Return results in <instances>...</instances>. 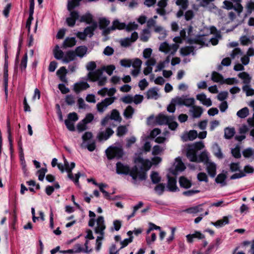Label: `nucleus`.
I'll return each instance as SVG.
<instances>
[{
    "label": "nucleus",
    "instance_id": "nucleus-24",
    "mask_svg": "<svg viewBox=\"0 0 254 254\" xmlns=\"http://www.w3.org/2000/svg\"><path fill=\"white\" fill-rule=\"evenodd\" d=\"M87 48L85 46H80L77 47L74 52L76 54V57H78L80 58H83L85 55H86L87 52Z\"/></svg>",
    "mask_w": 254,
    "mask_h": 254
},
{
    "label": "nucleus",
    "instance_id": "nucleus-53",
    "mask_svg": "<svg viewBox=\"0 0 254 254\" xmlns=\"http://www.w3.org/2000/svg\"><path fill=\"white\" fill-rule=\"evenodd\" d=\"M176 4L183 9H186L189 5L188 0H176Z\"/></svg>",
    "mask_w": 254,
    "mask_h": 254
},
{
    "label": "nucleus",
    "instance_id": "nucleus-4",
    "mask_svg": "<svg viewBox=\"0 0 254 254\" xmlns=\"http://www.w3.org/2000/svg\"><path fill=\"white\" fill-rule=\"evenodd\" d=\"M182 38L179 36L175 37L173 41L175 44L169 45L166 42L162 43L159 47V50L160 52L164 53L166 54L174 55L177 51L179 48V45L182 42Z\"/></svg>",
    "mask_w": 254,
    "mask_h": 254
},
{
    "label": "nucleus",
    "instance_id": "nucleus-63",
    "mask_svg": "<svg viewBox=\"0 0 254 254\" xmlns=\"http://www.w3.org/2000/svg\"><path fill=\"white\" fill-rule=\"evenodd\" d=\"M121 101L126 104H131L133 103V96L131 95H127L121 98Z\"/></svg>",
    "mask_w": 254,
    "mask_h": 254
},
{
    "label": "nucleus",
    "instance_id": "nucleus-30",
    "mask_svg": "<svg viewBox=\"0 0 254 254\" xmlns=\"http://www.w3.org/2000/svg\"><path fill=\"white\" fill-rule=\"evenodd\" d=\"M134 113V109L130 105H128L124 110L123 115L127 119H131Z\"/></svg>",
    "mask_w": 254,
    "mask_h": 254
},
{
    "label": "nucleus",
    "instance_id": "nucleus-31",
    "mask_svg": "<svg viewBox=\"0 0 254 254\" xmlns=\"http://www.w3.org/2000/svg\"><path fill=\"white\" fill-rule=\"evenodd\" d=\"M210 162L208 154L206 151L201 152L198 157V161H196V162H203L205 165Z\"/></svg>",
    "mask_w": 254,
    "mask_h": 254
},
{
    "label": "nucleus",
    "instance_id": "nucleus-56",
    "mask_svg": "<svg viewBox=\"0 0 254 254\" xmlns=\"http://www.w3.org/2000/svg\"><path fill=\"white\" fill-rule=\"evenodd\" d=\"M165 185L161 183L157 185L155 188V191L156 192L159 194L161 195L163 194L164 190H165Z\"/></svg>",
    "mask_w": 254,
    "mask_h": 254
},
{
    "label": "nucleus",
    "instance_id": "nucleus-58",
    "mask_svg": "<svg viewBox=\"0 0 254 254\" xmlns=\"http://www.w3.org/2000/svg\"><path fill=\"white\" fill-rule=\"evenodd\" d=\"M165 150L164 147H161L159 145H155L153 147L152 154L154 155H158Z\"/></svg>",
    "mask_w": 254,
    "mask_h": 254
},
{
    "label": "nucleus",
    "instance_id": "nucleus-5",
    "mask_svg": "<svg viewBox=\"0 0 254 254\" xmlns=\"http://www.w3.org/2000/svg\"><path fill=\"white\" fill-rule=\"evenodd\" d=\"M162 161L160 157H154L152 159L151 162L149 160H144L141 157L135 159L134 163L137 164H140V170L146 173V172L150 169L152 164L157 165Z\"/></svg>",
    "mask_w": 254,
    "mask_h": 254
},
{
    "label": "nucleus",
    "instance_id": "nucleus-27",
    "mask_svg": "<svg viewBox=\"0 0 254 254\" xmlns=\"http://www.w3.org/2000/svg\"><path fill=\"white\" fill-rule=\"evenodd\" d=\"M154 32L160 35L158 37L160 40H163L166 37L167 32L165 29L161 26L158 25L155 26Z\"/></svg>",
    "mask_w": 254,
    "mask_h": 254
},
{
    "label": "nucleus",
    "instance_id": "nucleus-60",
    "mask_svg": "<svg viewBox=\"0 0 254 254\" xmlns=\"http://www.w3.org/2000/svg\"><path fill=\"white\" fill-rule=\"evenodd\" d=\"M104 235H99L97 236L96 240V250L97 251H100L102 246V240L104 239Z\"/></svg>",
    "mask_w": 254,
    "mask_h": 254
},
{
    "label": "nucleus",
    "instance_id": "nucleus-25",
    "mask_svg": "<svg viewBox=\"0 0 254 254\" xmlns=\"http://www.w3.org/2000/svg\"><path fill=\"white\" fill-rule=\"evenodd\" d=\"M238 77L243 80V83L245 85L249 84L251 82L252 77L250 74L246 72H242L238 74Z\"/></svg>",
    "mask_w": 254,
    "mask_h": 254
},
{
    "label": "nucleus",
    "instance_id": "nucleus-64",
    "mask_svg": "<svg viewBox=\"0 0 254 254\" xmlns=\"http://www.w3.org/2000/svg\"><path fill=\"white\" fill-rule=\"evenodd\" d=\"M87 124L82 120L77 125V129L79 132L83 131L87 128Z\"/></svg>",
    "mask_w": 254,
    "mask_h": 254
},
{
    "label": "nucleus",
    "instance_id": "nucleus-1",
    "mask_svg": "<svg viewBox=\"0 0 254 254\" xmlns=\"http://www.w3.org/2000/svg\"><path fill=\"white\" fill-rule=\"evenodd\" d=\"M131 170L128 165L124 164L121 162L116 164V172L118 174H129L133 180L132 183L134 185H137V179L140 181L145 180L146 179V174L144 172H139V168L140 169V164H135Z\"/></svg>",
    "mask_w": 254,
    "mask_h": 254
},
{
    "label": "nucleus",
    "instance_id": "nucleus-49",
    "mask_svg": "<svg viewBox=\"0 0 254 254\" xmlns=\"http://www.w3.org/2000/svg\"><path fill=\"white\" fill-rule=\"evenodd\" d=\"M8 71H3V81L4 86V92L6 97L8 95Z\"/></svg>",
    "mask_w": 254,
    "mask_h": 254
},
{
    "label": "nucleus",
    "instance_id": "nucleus-14",
    "mask_svg": "<svg viewBox=\"0 0 254 254\" xmlns=\"http://www.w3.org/2000/svg\"><path fill=\"white\" fill-rule=\"evenodd\" d=\"M114 131L110 127H108L105 131H102L99 132L97 138L100 141L107 140L113 134Z\"/></svg>",
    "mask_w": 254,
    "mask_h": 254
},
{
    "label": "nucleus",
    "instance_id": "nucleus-51",
    "mask_svg": "<svg viewBox=\"0 0 254 254\" xmlns=\"http://www.w3.org/2000/svg\"><path fill=\"white\" fill-rule=\"evenodd\" d=\"M194 104L195 100L193 98H188L187 96H185L184 104V106L190 107V108L191 107L194 105Z\"/></svg>",
    "mask_w": 254,
    "mask_h": 254
},
{
    "label": "nucleus",
    "instance_id": "nucleus-33",
    "mask_svg": "<svg viewBox=\"0 0 254 254\" xmlns=\"http://www.w3.org/2000/svg\"><path fill=\"white\" fill-rule=\"evenodd\" d=\"M97 27V24L96 22H93L91 26H88L85 28L84 32H85L86 36H88L91 37L93 35V32Z\"/></svg>",
    "mask_w": 254,
    "mask_h": 254
},
{
    "label": "nucleus",
    "instance_id": "nucleus-46",
    "mask_svg": "<svg viewBox=\"0 0 254 254\" xmlns=\"http://www.w3.org/2000/svg\"><path fill=\"white\" fill-rule=\"evenodd\" d=\"M226 179V176L225 174L221 173L219 174L215 179V182L218 184H221L222 186H225L226 183L225 182Z\"/></svg>",
    "mask_w": 254,
    "mask_h": 254
},
{
    "label": "nucleus",
    "instance_id": "nucleus-15",
    "mask_svg": "<svg viewBox=\"0 0 254 254\" xmlns=\"http://www.w3.org/2000/svg\"><path fill=\"white\" fill-rule=\"evenodd\" d=\"M186 151L187 157L190 161L196 162L198 161V157L196 155L197 151L193 149L192 147L188 145Z\"/></svg>",
    "mask_w": 254,
    "mask_h": 254
},
{
    "label": "nucleus",
    "instance_id": "nucleus-23",
    "mask_svg": "<svg viewBox=\"0 0 254 254\" xmlns=\"http://www.w3.org/2000/svg\"><path fill=\"white\" fill-rule=\"evenodd\" d=\"M170 121V116H167L163 114L159 115L156 118V122L160 125H167Z\"/></svg>",
    "mask_w": 254,
    "mask_h": 254
},
{
    "label": "nucleus",
    "instance_id": "nucleus-11",
    "mask_svg": "<svg viewBox=\"0 0 254 254\" xmlns=\"http://www.w3.org/2000/svg\"><path fill=\"white\" fill-rule=\"evenodd\" d=\"M126 24L125 23L120 22L118 19L115 20L113 22L112 26L107 28L103 30V34L105 35L109 34L111 31L116 29L122 30L125 29Z\"/></svg>",
    "mask_w": 254,
    "mask_h": 254
},
{
    "label": "nucleus",
    "instance_id": "nucleus-10",
    "mask_svg": "<svg viewBox=\"0 0 254 254\" xmlns=\"http://www.w3.org/2000/svg\"><path fill=\"white\" fill-rule=\"evenodd\" d=\"M232 1L235 3L234 5L233 2L228 0H224L223 2L224 8L228 10L234 8L239 15L243 9V7L240 3L241 0H232Z\"/></svg>",
    "mask_w": 254,
    "mask_h": 254
},
{
    "label": "nucleus",
    "instance_id": "nucleus-26",
    "mask_svg": "<svg viewBox=\"0 0 254 254\" xmlns=\"http://www.w3.org/2000/svg\"><path fill=\"white\" fill-rule=\"evenodd\" d=\"M212 150L214 155L219 159L223 158V154L221 151V149L218 144L215 143L212 145Z\"/></svg>",
    "mask_w": 254,
    "mask_h": 254
},
{
    "label": "nucleus",
    "instance_id": "nucleus-47",
    "mask_svg": "<svg viewBox=\"0 0 254 254\" xmlns=\"http://www.w3.org/2000/svg\"><path fill=\"white\" fill-rule=\"evenodd\" d=\"M110 23V20L106 18H101L99 20V27L100 29H103L104 30L106 29V27L108 26Z\"/></svg>",
    "mask_w": 254,
    "mask_h": 254
},
{
    "label": "nucleus",
    "instance_id": "nucleus-44",
    "mask_svg": "<svg viewBox=\"0 0 254 254\" xmlns=\"http://www.w3.org/2000/svg\"><path fill=\"white\" fill-rule=\"evenodd\" d=\"M6 125H7V131L8 133V139L9 143L10 145V150L12 149V140L11 139V128H10V121L9 119H7V122H6Z\"/></svg>",
    "mask_w": 254,
    "mask_h": 254
},
{
    "label": "nucleus",
    "instance_id": "nucleus-52",
    "mask_svg": "<svg viewBox=\"0 0 254 254\" xmlns=\"http://www.w3.org/2000/svg\"><path fill=\"white\" fill-rule=\"evenodd\" d=\"M127 131V127L126 126H119L117 130V134L118 136L124 135Z\"/></svg>",
    "mask_w": 254,
    "mask_h": 254
},
{
    "label": "nucleus",
    "instance_id": "nucleus-36",
    "mask_svg": "<svg viewBox=\"0 0 254 254\" xmlns=\"http://www.w3.org/2000/svg\"><path fill=\"white\" fill-rule=\"evenodd\" d=\"M229 219L227 217H224L222 219L217 220L216 222L211 224L216 227H221L229 223Z\"/></svg>",
    "mask_w": 254,
    "mask_h": 254
},
{
    "label": "nucleus",
    "instance_id": "nucleus-35",
    "mask_svg": "<svg viewBox=\"0 0 254 254\" xmlns=\"http://www.w3.org/2000/svg\"><path fill=\"white\" fill-rule=\"evenodd\" d=\"M179 184L181 187L188 189L191 187L190 181L185 177H181L179 179Z\"/></svg>",
    "mask_w": 254,
    "mask_h": 254
},
{
    "label": "nucleus",
    "instance_id": "nucleus-29",
    "mask_svg": "<svg viewBox=\"0 0 254 254\" xmlns=\"http://www.w3.org/2000/svg\"><path fill=\"white\" fill-rule=\"evenodd\" d=\"M146 96L148 99H157L159 97L158 90L155 88L149 89L146 93Z\"/></svg>",
    "mask_w": 254,
    "mask_h": 254
},
{
    "label": "nucleus",
    "instance_id": "nucleus-54",
    "mask_svg": "<svg viewBox=\"0 0 254 254\" xmlns=\"http://www.w3.org/2000/svg\"><path fill=\"white\" fill-rule=\"evenodd\" d=\"M243 90L248 96L254 95V90L252 89L249 84L245 85L243 87Z\"/></svg>",
    "mask_w": 254,
    "mask_h": 254
},
{
    "label": "nucleus",
    "instance_id": "nucleus-9",
    "mask_svg": "<svg viewBox=\"0 0 254 254\" xmlns=\"http://www.w3.org/2000/svg\"><path fill=\"white\" fill-rule=\"evenodd\" d=\"M106 153L109 159L114 158H120L123 154L122 148L118 147H110L106 149Z\"/></svg>",
    "mask_w": 254,
    "mask_h": 254
},
{
    "label": "nucleus",
    "instance_id": "nucleus-45",
    "mask_svg": "<svg viewBox=\"0 0 254 254\" xmlns=\"http://www.w3.org/2000/svg\"><path fill=\"white\" fill-rule=\"evenodd\" d=\"M185 97V96H177L172 99V103L176 106H183L184 104Z\"/></svg>",
    "mask_w": 254,
    "mask_h": 254
},
{
    "label": "nucleus",
    "instance_id": "nucleus-59",
    "mask_svg": "<svg viewBox=\"0 0 254 254\" xmlns=\"http://www.w3.org/2000/svg\"><path fill=\"white\" fill-rule=\"evenodd\" d=\"M190 146L192 147V148L196 151L201 150L204 147V145L202 141L196 142Z\"/></svg>",
    "mask_w": 254,
    "mask_h": 254
},
{
    "label": "nucleus",
    "instance_id": "nucleus-61",
    "mask_svg": "<svg viewBox=\"0 0 254 254\" xmlns=\"http://www.w3.org/2000/svg\"><path fill=\"white\" fill-rule=\"evenodd\" d=\"M64 166L65 168V170L66 171H70V170L73 169L75 167V163L73 162L71 163L70 165H69V163L67 160L65 158V157H64Z\"/></svg>",
    "mask_w": 254,
    "mask_h": 254
},
{
    "label": "nucleus",
    "instance_id": "nucleus-6",
    "mask_svg": "<svg viewBox=\"0 0 254 254\" xmlns=\"http://www.w3.org/2000/svg\"><path fill=\"white\" fill-rule=\"evenodd\" d=\"M220 38V36L219 35H217L214 38H211L208 39H206L204 36H199L193 40L189 39V42L190 44L195 43L200 45L201 46H207L208 43L210 42L212 45H216L218 44Z\"/></svg>",
    "mask_w": 254,
    "mask_h": 254
},
{
    "label": "nucleus",
    "instance_id": "nucleus-3",
    "mask_svg": "<svg viewBox=\"0 0 254 254\" xmlns=\"http://www.w3.org/2000/svg\"><path fill=\"white\" fill-rule=\"evenodd\" d=\"M81 0H68L67 2V8L70 11V17L66 19V23L69 26L72 27L75 24L76 20L79 17V13L76 11H72L75 7L79 5V2Z\"/></svg>",
    "mask_w": 254,
    "mask_h": 254
},
{
    "label": "nucleus",
    "instance_id": "nucleus-43",
    "mask_svg": "<svg viewBox=\"0 0 254 254\" xmlns=\"http://www.w3.org/2000/svg\"><path fill=\"white\" fill-rule=\"evenodd\" d=\"M92 15L87 13L80 17V21L81 22H86L87 24H90L92 23Z\"/></svg>",
    "mask_w": 254,
    "mask_h": 254
},
{
    "label": "nucleus",
    "instance_id": "nucleus-55",
    "mask_svg": "<svg viewBox=\"0 0 254 254\" xmlns=\"http://www.w3.org/2000/svg\"><path fill=\"white\" fill-rule=\"evenodd\" d=\"M150 177H151L152 182L153 184H157L161 180V178L159 176L158 173L157 172H153L151 173V174L150 175Z\"/></svg>",
    "mask_w": 254,
    "mask_h": 254
},
{
    "label": "nucleus",
    "instance_id": "nucleus-8",
    "mask_svg": "<svg viewBox=\"0 0 254 254\" xmlns=\"http://www.w3.org/2000/svg\"><path fill=\"white\" fill-rule=\"evenodd\" d=\"M94 230L96 234L104 235V231L106 229V225L103 216H98L95 220Z\"/></svg>",
    "mask_w": 254,
    "mask_h": 254
},
{
    "label": "nucleus",
    "instance_id": "nucleus-12",
    "mask_svg": "<svg viewBox=\"0 0 254 254\" xmlns=\"http://www.w3.org/2000/svg\"><path fill=\"white\" fill-rule=\"evenodd\" d=\"M115 99V97H109L98 103L96 105L97 111L100 113H103L107 107L112 104Z\"/></svg>",
    "mask_w": 254,
    "mask_h": 254
},
{
    "label": "nucleus",
    "instance_id": "nucleus-21",
    "mask_svg": "<svg viewBox=\"0 0 254 254\" xmlns=\"http://www.w3.org/2000/svg\"><path fill=\"white\" fill-rule=\"evenodd\" d=\"M76 57L74 51H69L65 54V56L63 59L64 63L67 64L70 62L74 61Z\"/></svg>",
    "mask_w": 254,
    "mask_h": 254
},
{
    "label": "nucleus",
    "instance_id": "nucleus-2",
    "mask_svg": "<svg viewBox=\"0 0 254 254\" xmlns=\"http://www.w3.org/2000/svg\"><path fill=\"white\" fill-rule=\"evenodd\" d=\"M96 67L94 62H90L86 65V69L89 72L87 74V79L92 82H97V85L102 86L107 82V77L103 75V69L99 68L93 71Z\"/></svg>",
    "mask_w": 254,
    "mask_h": 254
},
{
    "label": "nucleus",
    "instance_id": "nucleus-7",
    "mask_svg": "<svg viewBox=\"0 0 254 254\" xmlns=\"http://www.w3.org/2000/svg\"><path fill=\"white\" fill-rule=\"evenodd\" d=\"M122 118L120 116L119 111L116 109L113 110L110 116H106L101 121V125L102 126H106L108 125H111L112 120L121 123L122 121Z\"/></svg>",
    "mask_w": 254,
    "mask_h": 254
},
{
    "label": "nucleus",
    "instance_id": "nucleus-28",
    "mask_svg": "<svg viewBox=\"0 0 254 254\" xmlns=\"http://www.w3.org/2000/svg\"><path fill=\"white\" fill-rule=\"evenodd\" d=\"M186 238L189 243H192L194 238L202 239L204 238V236L199 232H196L194 234L187 235Z\"/></svg>",
    "mask_w": 254,
    "mask_h": 254
},
{
    "label": "nucleus",
    "instance_id": "nucleus-16",
    "mask_svg": "<svg viewBox=\"0 0 254 254\" xmlns=\"http://www.w3.org/2000/svg\"><path fill=\"white\" fill-rule=\"evenodd\" d=\"M89 87L90 85L87 82L79 81L74 84L73 90L76 93H78Z\"/></svg>",
    "mask_w": 254,
    "mask_h": 254
},
{
    "label": "nucleus",
    "instance_id": "nucleus-32",
    "mask_svg": "<svg viewBox=\"0 0 254 254\" xmlns=\"http://www.w3.org/2000/svg\"><path fill=\"white\" fill-rule=\"evenodd\" d=\"M250 114V110L247 107H244L239 110L237 112V116L240 119H245Z\"/></svg>",
    "mask_w": 254,
    "mask_h": 254
},
{
    "label": "nucleus",
    "instance_id": "nucleus-13",
    "mask_svg": "<svg viewBox=\"0 0 254 254\" xmlns=\"http://www.w3.org/2000/svg\"><path fill=\"white\" fill-rule=\"evenodd\" d=\"M138 33L136 32H133L130 37L121 39L120 44L122 47H127L134 42L138 38Z\"/></svg>",
    "mask_w": 254,
    "mask_h": 254
},
{
    "label": "nucleus",
    "instance_id": "nucleus-41",
    "mask_svg": "<svg viewBox=\"0 0 254 254\" xmlns=\"http://www.w3.org/2000/svg\"><path fill=\"white\" fill-rule=\"evenodd\" d=\"M202 205H199L194 207H190L186 210V211L190 214H196L202 211Z\"/></svg>",
    "mask_w": 254,
    "mask_h": 254
},
{
    "label": "nucleus",
    "instance_id": "nucleus-50",
    "mask_svg": "<svg viewBox=\"0 0 254 254\" xmlns=\"http://www.w3.org/2000/svg\"><path fill=\"white\" fill-rule=\"evenodd\" d=\"M211 79L216 82H223L222 76L216 72H213L212 74Z\"/></svg>",
    "mask_w": 254,
    "mask_h": 254
},
{
    "label": "nucleus",
    "instance_id": "nucleus-18",
    "mask_svg": "<svg viewBox=\"0 0 254 254\" xmlns=\"http://www.w3.org/2000/svg\"><path fill=\"white\" fill-rule=\"evenodd\" d=\"M206 170L208 174L212 178H214L216 174V165L212 162L206 163L205 165Z\"/></svg>",
    "mask_w": 254,
    "mask_h": 254
},
{
    "label": "nucleus",
    "instance_id": "nucleus-62",
    "mask_svg": "<svg viewBox=\"0 0 254 254\" xmlns=\"http://www.w3.org/2000/svg\"><path fill=\"white\" fill-rule=\"evenodd\" d=\"M141 64L142 61L140 59L136 58L132 61V64L131 65H132L134 68L141 69Z\"/></svg>",
    "mask_w": 254,
    "mask_h": 254
},
{
    "label": "nucleus",
    "instance_id": "nucleus-48",
    "mask_svg": "<svg viewBox=\"0 0 254 254\" xmlns=\"http://www.w3.org/2000/svg\"><path fill=\"white\" fill-rule=\"evenodd\" d=\"M71 170H70V171H66L67 173H68V177L71 179V180H72L76 185H78L79 184V182H78V180H79V178L80 176V173H78L77 174H75V178L73 177V176L71 173Z\"/></svg>",
    "mask_w": 254,
    "mask_h": 254
},
{
    "label": "nucleus",
    "instance_id": "nucleus-20",
    "mask_svg": "<svg viewBox=\"0 0 254 254\" xmlns=\"http://www.w3.org/2000/svg\"><path fill=\"white\" fill-rule=\"evenodd\" d=\"M174 167L175 168V171L173 172L174 174H175L177 172L183 171L186 169V166L180 157H178L175 159Z\"/></svg>",
    "mask_w": 254,
    "mask_h": 254
},
{
    "label": "nucleus",
    "instance_id": "nucleus-17",
    "mask_svg": "<svg viewBox=\"0 0 254 254\" xmlns=\"http://www.w3.org/2000/svg\"><path fill=\"white\" fill-rule=\"evenodd\" d=\"M189 112L193 118H198L201 116L203 113V109L200 106L194 105L191 107Z\"/></svg>",
    "mask_w": 254,
    "mask_h": 254
},
{
    "label": "nucleus",
    "instance_id": "nucleus-57",
    "mask_svg": "<svg viewBox=\"0 0 254 254\" xmlns=\"http://www.w3.org/2000/svg\"><path fill=\"white\" fill-rule=\"evenodd\" d=\"M89 216L90 217V219H89L88 222V226L89 227H92L95 225V220L94 218L96 216V215L94 212L92 211H89Z\"/></svg>",
    "mask_w": 254,
    "mask_h": 254
},
{
    "label": "nucleus",
    "instance_id": "nucleus-42",
    "mask_svg": "<svg viewBox=\"0 0 254 254\" xmlns=\"http://www.w3.org/2000/svg\"><path fill=\"white\" fill-rule=\"evenodd\" d=\"M235 133V129L233 127H226L224 129V137L226 139H230L234 136Z\"/></svg>",
    "mask_w": 254,
    "mask_h": 254
},
{
    "label": "nucleus",
    "instance_id": "nucleus-38",
    "mask_svg": "<svg viewBox=\"0 0 254 254\" xmlns=\"http://www.w3.org/2000/svg\"><path fill=\"white\" fill-rule=\"evenodd\" d=\"M242 154L245 158L254 159V149L252 148H248L244 149Z\"/></svg>",
    "mask_w": 254,
    "mask_h": 254
},
{
    "label": "nucleus",
    "instance_id": "nucleus-40",
    "mask_svg": "<svg viewBox=\"0 0 254 254\" xmlns=\"http://www.w3.org/2000/svg\"><path fill=\"white\" fill-rule=\"evenodd\" d=\"M194 48L192 46H187L182 48L180 50L181 54L184 56H188L193 52Z\"/></svg>",
    "mask_w": 254,
    "mask_h": 254
},
{
    "label": "nucleus",
    "instance_id": "nucleus-22",
    "mask_svg": "<svg viewBox=\"0 0 254 254\" xmlns=\"http://www.w3.org/2000/svg\"><path fill=\"white\" fill-rule=\"evenodd\" d=\"M176 179L172 177H168L167 189L170 191H176L178 189L176 185Z\"/></svg>",
    "mask_w": 254,
    "mask_h": 254
},
{
    "label": "nucleus",
    "instance_id": "nucleus-19",
    "mask_svg": "<svg viewBox=\"0 0 254 254\" xmlns=\"http://www.w3.org/2000/svg\"><path fill=\"white\" fill-rule=\"evenodd\" d=\"M196 98L204 106L210 107L212 105V102L210 98H207L204 93H200L196 95Z\"/></svg>",
    "mask_w": 254,
    "mask_h": 254
},
{
    "label": "nucleus",
    "instance_id": "nucleus-34",
    "mask_svg": "<svg viewBox=\"0 0 254 254\" xmlns=\"http://www.w3.org/2000/svg\"><path fill=\"white\" fill-rule=\"evenodd\" d=\"M76 40L74 38H66L64 43H63V47L64 48L67 47H72L74 46L76 44Z\"/></svg>",
    "mask_w": 254,
    "mask_h": 254
},
{
    "label": "nucleus",
    "instance_id": "nucleus-37",
    "mask_svg": "<svg viewBox=\"0 0 254 254\" xmlns=\"http://www.w3.org/2000/svg\"><path fill=\"white\" fill-rule=\"evenodd\" d=\"M55 58L57 60H62L64 58V52L60 49V47L58 45H56L55 49L53 51Z\"/></svg>",
    "mask_w": 254,
    "mask_h": 254
},
{
    "label": "nucleus",
    "instance_id": "nucleus-39",
    "mask_svg": "<svg viewBox=\"0 0 254 254\" xmlns=\"http://www.w3.org/2000/svg\"><path fill=\"white\" fill-rule=\"evenodd\" d=\"M150 37V31L148 29H144L140 35V39L143 42H147Z\"/></svg>",
    "mask_w": 254,
    "mask_h": 254
}]
</instances>
